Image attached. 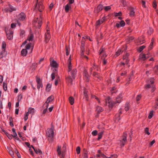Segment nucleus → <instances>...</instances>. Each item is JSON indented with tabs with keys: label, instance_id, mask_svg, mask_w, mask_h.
Returning a JSON list of instances; mask_svg holds the SVG:
<instances>
[{
	"label": "nucleus",
	"instance_id": "nucleus-1",
	"mask_svg": "<svg viewBox=\"0 0 158 158\" xmlns=\"http://www.w3.org/2000/svg\"><path fill=\"white\" fill-rule=\"evenodd\" d=\"M33 48L32 45H25V48L23 49L21 52V54L22 56H25L28 53H31L33 50Z\"/></svg>",
	"mask_w": 158,
	"mask_h": 158
},
{
	"label": "nucleus",
	"instance_id": "nucleus-2",
	"mask_svg": "<svg viewBox=\"0 0 158 158\" xmlns=\"http://www.w3.org/2000/svg\"><path fill=\"white\" fill-rule=\"evenodd\" d=\"M33 35L32 34H31L29 35L26 40L22 44V45H24L25 44L27 45H32V48H34V44L33 43Z\"/></svg>",
	"mask_w": 158,
	"mask_h": 158
},
{
	"label": "nucleus",
	"instance_id": "nucleus-3",
	"mask_svg": "<svg viewBox=\"0 0 158 158\" xmlns=\"http://www.w3.org/2000/svg\"><path fill=\"white\" fill-rule=\"evenodd\" d=\"M42 21V17L40 16L39 18H36L34 19L33 22V24L36 27L39 28L41 25Z\"/></svg>",
	"mask_w": 158,
	"mask_h": 158
},
{
	"label": "nucleus",
	"instance_id": "nucleus-4",
	"mask_svg": "<svg viewBox=\"0 0 158 158\" xmlns=\"http://www.w3.org/2000/svg\"><path fill=\"white\" fill-rule=\"evenodd\" d=\"M53 130L52 128H49L47 130L46 132V135L48 138L49 140L50 141H52L53 137L54 135Z\"/></svg>",
	"mask_w": 158,
	"mask_h": 158
},
{
	"label": "nucleus",
	"instance_id": "nucleus-5",
	"mask_svg": "<svg viewBox=\"0 0 158 158\" xmlns=\"http://www.w3.org/2000/svg\"><path fill=\"white\" fill-rule=\"evenodd\" d=\"M36 4L35 6V9L40 12L42 11L44 9L43 4L41 2H39L38 0H35Z\"/></svg>",
	"mask_w": 158,
	"mask_h": 158
},
{
	"label": "nucleus",
	"instance_id": "nucleus-6",
	"mask_svg": "<svg viewBox=\"0 0 158 158\" xmlns=\"http://www.w3.org/2000/svg\"><path fill=\"white\" fill-rule=\"evenodd\" d=\"M149 83H150L151 85L149 84H147L145 86V88L146 89H148L149 88H151V91L153 92L155 89V85L153 84L154 83V80L153 79H151L148 81Z\"/></svg>",
	"mask_w": 158,
	"mask_h": 158
},
{
	"label": "nucleus",
	"instance_id": "nucleus-7",
	"mask_svg": "<svg viewBox=\"0 0 158 158\" xmlns=\"http://www.w3.org/2000/svg\"><path fill=\"white\" fill-rule=\"evenodd\" d=\"M66 151V147L64 146L61 148V147L58 146L57 148V152L59 155H62L63 156L65 154Z\"/></svg>",
	"mask_w": 158,
	"mask_h": 158
},
{
	"label": "nucleus",
	"instance_id": "nucleus-8",
	"mask_svg": "<svg viewBox=\"0 0 158 158\" xmlns=\"http://www.w3.org/2000/svg\"><path fill=\"white\" fill-rule=\"evenodd\" d=\"M150 56L149 54H141L139 56V60L140 61H144L147 59Z\"/></svg>",
	"mask_w": 158,
	"mask_h": 158
},
{
	"label": "nucleus",
	"instance_id": "nucleus-9",
	"mask_svg": "<svg viewBox=\"0 0 158 158\" xmlns=\"http://www.w3.org/2000/svg\"><path fill=\"white\" fill-rule=\"evenodd\" d=\"M36 81L37 83V88L39 89L40 88H42L43 86L42 80L40 79V77H36Z\"/></svg>",
	"mask_w": 158,
	"mask_h": 158
},
{
	"label": "nucleus",
	"instance_id": "nucleus-10",
	"mask_svg": "<svg viewBox=\"0 0 158 158\" xmlns=\"http://www.w3.org/2000/svg\"><path fill=\"white\" fill-rule=\"evenodd\" d=\"M95 157L96 158H112L111 156L107 157L104 154L101 152V151L100 150H98V154H96Z\"/></svg>",
	"mask_w": 158,
	"mask_h": 158
},
{
	"label": "nucleus",
	"instance_id": "nucleus-11",
	"mask_svg": "<svg viewBox=\"0 0 158 158\" xmlns=\"http://www.w3.org/2000/svg\"><path fill=\"white\" fill-rule=\"evenodd\" d=\"M54 99V97L53 96H51L47 99V101L44 104V105L46 106L47 108H48L49 106L48 104L52 102Z\"/></svg>",
	"mask_w": 158,
	"mask_h": 158
},
{
	"label": "nucleus",
	"instance_id": "nucleus-12",
	"mask_svg": "<svg viewBox=\"0 0 158 158\" xmlns=\"http://www.w3.org/2000/svg\"><path fill=\"white\" fill-rule=\"evenodd\" d=\"M6 31L7 38L9 40H12L13 37V31Z\"/></svg>",
	"mask_w": 158,
	"mask_h": 158
},
{
	"label": "nucleus",
	"instance_id": "nucleus-13",
	"mask_svg": "<svg viewBox=\"0 0 158 158\" xmlns=\"http://www.w3.org/2000/svg\"><path fill=\"white\" fill-rule=\"evenodd\" d=\"M106 103H108V106L110 107H112L115 104L111 100V99L109 97H108L106 101Z\"/></svg>",
	"mask_w": 158,
	"mask_h": 158
},
{
	"label": "nucleus",
	"instance_id": "nucleus-14",
	"mask_svg": "<svg viewBox=\"0 0 158 158\" xmlns=\"http://www.w3.org/2000/svg\"><path fill=\"white\" fill-rule=\"evenodd\" d=\"M18 18L19 21H23L26 19V15L24 13H21L18 15Z\"/></svg>",
	"mask_w": 158,
	"mask_h": 158
},
{
	"label": "nucleus",
	"instance_id": "nucleus-15",
	"mask_svg": "<svg viewBox=\"0 0 158 158\" xmlns=\"http://www.w3.org/2000/svg\"><path fill=\"white\" fill-rule=\"evenodd\" d=\"M127 141V137L124 136L123 137L122 140H120L118 144L121 146H123L125 145Z\"/></svg>",
	"mask_w": 158,
	"mask_h": 158
},
{
	"label": "nucleus",
	"instance_id": "nucleus-16",
	"mask_svg": "<svg viewBox=\"0 0 158 158\" xmlns=\"http://www.w3.org/2000/svg\"><path fill=\"white\" fill-rule=\"evenodd\" d=\"M84 46L83 45H82L81 47V57L83 59H85L86 60H88V57L85 56L84 55Z\"/></svg>",
	"mask_w": 158,
	"mask_h": 158
},
{
	"label": "nucleus",
	"instance_id": "nucleus-17",
	"mask_svg": "<svg viewBox=\"0 0 158 158\" xmlns=\"http://www.w3.org/2000/svg\"><path fill=\"white\" fill-rule=\"evenodd\" d=\"M51 36L50 34L49 31L48 30H47V31L45 34V40L46 43H47L49 41Z\"/></svg>",
	"mask_w": 158,
	"mask_h": 158
},
{
	"label": "nucleus",
	"instance_id": "nucleus-18",
	"mask_svg": "<svg viewBox=\"0 0 158 158\" xmlns=\"http://www.w3.org/2000/svg\"><path fill=\"white\" fill-rule=\"evenodd\" d=\"M71 56L70 55L69 57V58L68 60V71L70 72L72 70V66L71 64Z\"/></svg>",
	"mask_w": 158,
	"mask_h": 158
},
{
	"label": "nucleus",
	"instance_id": "nucleus-19",
	"mask_svg": "<svg viewBox=\"0 0 158 158\" xmlns=\"http://www.w3.org/2000/svg\"><path fill=\"white\" fill-rule=\"evenodd\" d=\"M50 65L51 67L56 68L58 66V64L54 60H50Z\"/></svg>",
	"mask_w": 158,
	"mask_h": 158
},
{
	"label": "nucleus",
	"instance_id": "nucleus-20",
	"mask_svg": "<svg viewBox=\"0 0 158 158\" xmlns=\"http://www.w3.org/2000/svg\"><path fill=\"white\" fill-rule=\"evenodd\" d=\"M15 9L13 7L11 6H9L7 7H6L4 9V11L6 12H12V11L14 10Z\"/></svg>",
	"mask_w": 158,
	"mask_h": 158
},
{
	"label": "nucleus",
	"instance_id": "nucleus-21",
	"mask_svg": "<svg viewBox=\"0 0 158 158\" xmlns=\"http://www.w3.org/2000/svg\"><path fill=\"white\" fill-rule=\"evenodd\" d=\"M105 21V18H102V19L98 20L96 23V27H98L102 23Z\"/></svg>",
	"mask_w": 158,
	"mask_h": 158
},
{
	"label": "nucleus",
	"instance_id": "nucleus-22",
	"mask_svg": "<svg viewBox=\"0 0 158 158\" xmlns=\"http://www.w3.org/2000/svg\"><path fill=\"white\" fill-rule=\"evenodd\" d=\"M71 9V5L69 4H67L66 5L64 8L66 12H68Z\"/></svg>",
	"mask_w": 158,
	"mask_h": 158
},
{
	"label": "nucleus",
	"instance_id": "nucleus-23",
	"mask_svg": "<svg viewBox=\"0 0 158 158\" xmlns=\"http://www.w3.org/2000/svg\"><path fill=\"white\" fill-rule=\"evenodd\" d=\"M122 98V94H119V95L116 98V103H119L121 101Z\"/></svg>",
	"mask_w": 158,
	"mask_h": 158
},
{
	"label": "nucleus",
	"instance_id": "nucleus-24",
	"mask_svg": "<svg viewBox=\"0 0 158 158\" xmlns=\"http://www.w3.org/2000/svg\"><path fill=\"white\" fill-rule=\"evenodd\" d=\"M31 146L34 149L35 152L36 154H38L39 155H41L42 154V152L39 149H35L32 145H31Z\"/></svg>",
	"mask_w": 158,
	"mask_h": 158
},
{
	"label": "nucleus",
	"instance_id": "nucleus-25",
	"mask_svg": "<svg viewBox=\"0 0 158 158\" xmlns=\"http://www.w3.org/2000/svg\"><path fill=\"white\" fill-rule=\"evenodd\" d=\"M6 53L5 51L2 50V51L0 53V59L3 58V57L6 56Z\"/></svg>",
	"mask_w": 158,
	"mask_h": 158
},
{
	"label": "nucleus",
	"instance_id": "nucleus-26",
	"mask_svg": "<svg viewBox=\"0 0 158 158\" xmlns=\"http://www.w3.org/2000/svg\"><path fill=\"white\" fill-rule=\"evenodd\" d=\"M28 112L29 114H30L33 115L35 112V110L34 108L30 107L28 109Z\"/></svg>",
	"mask_w": 158,
	"mask_h": 158
},
{
	"label": "nucleus",
	"instance_id": "nucleus-27",
	"mask_svg": "<svg viewBox=\"0 0 158 158\" xmlns=\"http://www.w3.org/2000/svg\"><path fill=\"white\" fill-rule=\"evenodd\" d=\"M98 68L97 66L95 64H94L93 66L90 69V71L91 72H93V71L94 70L95 71L98 70Z\"/></svg>",
	"mask_w": 158,
	"mask_h": 158
},
{
	"label": "nucleus",
	"instance_id": "nucleus-28",
	"mask_svg": "<svg viewBox=\"0 0 158 158\" xmlns=\"http://www.w3.org/2000/svg\"><path fill=\"white\" fill-rule=\"evenodd\" d=\"M67 81L70 83L71 84H72V82L73 81V79L70 76H69L67 78H66Z\"/></svg>",
	"mask_w": 158,
	"mask_h": 158
},
{
	"label": "nucleus",
	"instance_id": "nucleus-29",
	"mask_svg": "<svg viewBox=\"0 0 158 158\" xmlns=\"http://www.w3.org/2000/svg\"><path fill=\"white\" fill-rule=\"evenodd\" d=\"M69 101L70 104L73 105L74 102V99L73 97H70L69 98Z\"/></svg>",
	"mask_w": 158,
	"mask_h": 158
},
{
	"label": "nucleus",
	"instance_id": "nucleus-30",
	"mask_svg": "<svg viewBox=\"0 0 158 158\" xmlns=\"http://www.w3.org/2000/svg\"><path fill=\"white\" fill-rule=\"evenodd\" d=\"M52 87V85L50 84H47L46 90L47 91L49 92L50 90Z\"/></svg>",
	"mask_w": 158,
	"mask_h": 158
},
{
	"label": "nucleus",
	"instance_id": "nucleus-31",
	"mask_svg": "<svg viewBox=\"0 0 158 158\" xmlns=\"http://www.w3.org/2000/svg\"><path fill=\"white\" fill-rule=\"evenodd\" d=\"M102 9L103 7L102 5H100L98 6L96 10H97V12H99L102 10Z\"/></svg>",
	"mask_w": 158,
	"mask_h": 158
},
{
	"label": "nucleus",
	"instance_id": "nucleus-32",
	"mask_svg": "<svg viewBox=\"0 0 158 158\" xmlns=\"http://www.w3.org/2000/svg\"><path fill=\"white\" fill-rule=\"evenodd\" d=\"M153 43L154 40H152V42L150 44L148 47V49L149 50H151L153 46Z\"/></svg>",
	"mask_w": 158,
	"mask_h": 158
},
{
	"label": "nucleus",
	"instance_id": "nucleus-33",
	"mask_svg": "<svg viewBox=\"0 0 158 158\" xmlns=\"http://www.w3.org/2000/svg\"><path fill=\"white\" fill-rule=\"evenodd\" d=\"M122 52V51L121 49H119L118 51L116 52L115 55L116 56H118Z\"/></svg>",
	"mask_w": 158,
	"mask_h": 158
},
{
	"label": "nucleus",
	"instance_id": "nucleus-34",
	"mask_svg": "<svg viewBox=\"0 0 158 158\" xmlns=\"http://www.w3.org/2000/svg\"><path fill=\"white\" fill-rule=\"evenodd\" d=\"M60 80L59 77H56L55 82V85H58L59 82H60Z\"/></svg>",
	"mask_w": 158,
	"mask_h": 158
},
{
	"label": "nucleus",
	"instance_id": "nucleus-35",
	"mask_svg": "<svg viewBox=\"0 0 158 158\" xmlns=\"http://www.w3.org/2000/svg\"><path fill=\"white\" fill-rule=\"evenodd\" d=\"M123 60H124L125 59L126 60H125V63L123 62V63H121V64H122L124 65L125 63L127 64L128 63L129 61V60H128V59H127L126 58V56H124L123 57Z\"/></svg>",
	"mask_w": 158,
	"mask_h": 158
},
{
	"label": "nucleus",
	"instance_id": "nucleus-36",
	"mask_svg": "<svg viewBox=\"0 0 158 158\" xmlns=\"http://www.w3.org/2000/svg\"><path fill=\"white\" fill-rule=\"evenodd\" d=\"M96 110L98 112L100 113L102 112L103 110L101 107L98 106L97 107Z\"/></svg>",
	"mask_w": 158,
	"mask_h": 158
},
{
	"label": "nucleus",
	"instance_id": "nucleus-37",
	"mask_svg": "<svg viewBox=\"0 0 158 158\" xmlns=\"http://www.w3.org/2000/svg\"><path fill=\"white\" fill-rule=\"evenodd\" d=\"M3 89L5 91H6L7 90V84L6 83H5L4 82L3 83Z\"/></svg>",
	"mask_w": 158,
	"mask_h": 158
},
{
	"label": "nucleus",
	"instance_id": "nucleus-38",
	"mask_svg": "<svg viewBox=\"0 0 158 158\" xmlns=\"http://www.w3.org/2000/svg\"><path fill=\"white\" fill-rule=\"evenodd\" d=\"M6 45L5 42H3L2 43V50L5 51V48H6Z\"/></svg>",
	"mask_w": 158,
	"mask_h": 158
},
{
	"label": "nucleus",
	"instance_id": "nucleus-39",
	"mask_svg": "<svg viewBox=\"0 0 158 158\" xmlns=\"http://www.w3.org/2000/svg\"><path fill=\"white\" fill-rule=\"evenodd\" d=\"M120 27H123L125 25V23L123 20L121 21L119 23Z\"/></svg>",
	"mask_w": 158,
	"mask_h": 158
},
{
	"label": "nucleus",
	"instance_id": "nucleus-40",
	"mask_svg": "<svg viewBox=\"0 0 158 158\" xmlns=\"http://www.w3.org/2000/svg\"><path fill=\"white\" fill-rule=\"evenodd\" d=\"M76 72L77 70L76 69H73L72 70V72H71V74L72 75V77H73V76L76 74Z\"/></svg>",
	"mask_w": 158,
	"mask_h": 158
},
{
	"label": "nucleus",
	"instance_id": "nucleus-41",
	"mask_svg": "<svg viewBox=\"0 0 158 158\" xmlns=\"http://www.w3.org/2000/svg\"><path fill=\"white\" fill-rule=\"evenodd\" d=\"M103 134V132L102 131L98 133V140H99L102 138Z\"/></svg>",
	"mask_w": 158,
	"mask_h": 158
},
{
	"label": "nucleus",
	"instance_id": "nucleus-42",
	"mask_svg": "<svg viewBox=\"0 0 158 158\" xmlns=\"http://www.w3.org/2000/svg\"><path fill=\"white\" fill-rule=\"evenodd\" d=\"M104 9L105 11H107L110 10L111 7L110 6H105L104 7Z\"/></svg>",
	"mask_w": 158,
	"mask_h": 158
},
{
	"label": "nucleus",
	"instance_id": "nucleus-43",
	"mask_svg": "<svg viewBox=\"0 0 158 158\" xmlns=\"http://www.w3.org/2000/svg\"><path fill=\"white\" fill-rule=\"evenodd\" d=\"M153 31V30L152 28H149L148 31V34L149 35H150Z\"/></svg>",
	"mask_w": 158,
	"mask_h": 158
},
{
	"label": "nucleus",
	"instance_id": "nucleus-44",
	"mask_svg": "<svg viewBox=\"0 0 158 158\" xmlns=\"http://www.w3.org/2000/svg\"><path fill=\"white\" fill-rule=\"evenodd\" d=\"M145 48V46H142L141 47H140L139 49L138 50V51L140 52H141L143 49H144Z\"/></svg>",
	"mask_w": 158,
	"mask_h": 158
},
{
	"label": "nucleus",
	"instance_id": "nucleus-45",
	"mask_svg": "<svg viewBox=\"0 0 158 158\" xmlns=\"http://www.w3.org/2000/svg\"><path fill=\"white\" fill-rule=\"evenodd\" d=\"M153 112L152 111H150V112L149 114V116L148 117V118L149 119H151L153 116Z\"/></svg>",
	"mask_w": 158,
	"mask_h": 158
},
{
	"label": "nucleus",
	"instance_id": "nucleus-46",
	"mask_svg": "<svg viewBox=\"0 0 158 158\" xmlns=\"http://www.w3.org/2000/svg\"><path fill=\"white\" fill-rule=\"evenodd\" d=\"M154 71L155 73H156L157 74H158V66H156L154 69Z\"/></svg>",
	"mask_w": 158,
	"mask_h": 158
},
{
	"label": "nucleus",
	"instance_id": "nucleus-47",
	"mask_svg": "<svg viewBox=\"0 0 158 158\" xmlns=\"http://www.w3.org/2000/svg\"><path fill=\"white\" fill-rule=\"evenodd\" d=\"M29 115L28 112H27L24 116V120L26 121L28 119V116Z\"/></svg>",
	"mask_w": 158,
	"mask_h": 158
},
{
	"label": "nucleus",
	"instance_id": "nucleus-48",
	"mask_svg": "<svg viewBox=\"0 0 158 158\" xmlns=\"http://www.w3.org/2000/svg\"><path fill=\"white\" fill-rule=\"evenodd\" d=\"M135 15V12L133 10H131L130 12V15L131 16L133 17Z\"/></svg>",
	"mask_w": 158,
	"mask_h": 158
},
{
	"label": "nucleus",
	"instance_id": "nucleus-49",
	"mask_svg": "<svg viewBox=\"0 0 158 158\" xmlns=\"http://www.w3.org/2000/svg\"><path fill=\"white\" fill-rule=\"evenodd\" d=\"M145 132L148 135L150 134V133L149 132V129L148 127H146L145 129Z\"/></svg>",
	"mask_w": 158,
	"mask_h": 158
},
{
	"label": "nucleus",
	"instance_id": "nucleus-50",
	"mask_svg": "<svg viewBox=\"0 0 158 158\" xmlns=\"http://www.w3.org/2000/svg\"><path fill=\"white\" fill-rule=\"evenodd\" d=\"M76 151L77 154H79L80 152V148L79 147L77 148Z\"/></svg>",
	"mask_w": 158,
	"mask_h": 158
},
{
	"label": "nucleus",
	"instance_id": "nucleus-51",
	"mask_svg": "<svg viewBox=\"0 0 158 158\" xmlns=\"http://www.w3.org/2000/svg\"><path fill=\"white\" fill-rule=\"evenodd\" d=\"M84 95L85 97L86 98V99L87 100H88V98H87V92L85 91V89H84Z\"/></svg>",
	"mask_w": 158,
	"mask_h": 158
},
{
	"label": "nucleus",
	"instance_id": "nucleus-52",
	"mask_svg": "<svg viewBox=\"0 0 158 158\" xmlns=\"http://www.w3.org/2000/svg\"><path fill=\"white\" fill-rule=\"evenodd\" d=\"M92 134L94 136L96 135L97 134V131L96 130H94L92 132Z\"/></svg>",
	"mask_w": 158,
	"mask_h": 158
},
{
	"label": "nucleus",
	"instance_id": "nucleus-53",
	"mask_svg": "<svg viewBox=\"0 0 158 158\" xmlns=\"http://www.w3.org/2000/svg\"><path fill=\"white\" fill-rule=\"evenodd\" d=\"M66 55L67 56H68L69 55V48H68L66 47Z\"/></svg>",
	"mask_w": 158,
	"mask_h": 158
},
{
	"label": "nucleus",
	"instance_id": "nucleus-54",
	"mask_svg": "<svg viewBox=\"0 0 158 158\" xmlns=\"http://www.w3.org/2000/svg\"><path fill=\"white\" fill-rule=\"evenodd\" d=\"M153 7L156 8L157 6V4L156 1H154L153 2Z\"/></svg>",
	"mask_w": 158,
	"mask_h": 158
},
{
	"label": "nucleus",
	"instance_id": "nucleus-55",
	"mask_svg": "<svg viewBox=\"0 0 158 158\" xmlns=\"http://www.w3.org/2000/svg\"><path fill=\"white\" fill-rule=\"evenodd\" d=\"M142 6H143L144 7V8H146V3H145V2L143 1V0H142Z\"/></svg>",
	"mask_w": 158,
	"mask_h": 158
},
{
	"label": "nucleus",
	"instance_id": "nucleus-56",
	"mask_svg": "<svg viewBox=\"0 0 158 158\" xmlns=\"http://www.w3.org/2000/svg\"><path fill=\"white\" fill-rule=\"evenodd\" d=\"M129 106L127 104V105H126L125 108V110L126 111H127L129 110Z\"/></svg>",
	"mask_w": 158,
	"mask_h": 158
},
{
	"label": "nucleus",
	"instance_id": "nucleus-57",
	"mask_svg": "<svg viewBox=\"0 0 158 158\" xmlns=\"http://www.w3.org/2000/svg\"><path fill=\"white\" fill-rule=\"evenodd\" d=\"M141 96L140 95H138L136 98V100L137 101H139L141 99Z\"/></svg>",
	"mask_w": 158,
	"mask_h": 158
},
{
	"label": "nucleus",
	"instance_id": "nucleus-58",
	"mask_svg": "<svg viewBox=\"0 0 158 158\" xmlns=\"http://www.w3.org/2000/svg\"><path fill=\"white\" fill-rule=\"evenodd\" d=\"M53 6V3H51L49 6V8L50 10H51Z\"/></svg>",
	"mask_w": 158,
	"mask_h": 158
},
{
	"label": "nucleus",
	"instance_id": "nucleus-59",
	"mask_svg": "<svg viewBox=\"0 0 158 158\" xmlns=\"http://www.w3.org/2000/svg\"><path fill=\"white\" fill-rule=\"evenodd\" d=\"M122 15V13L121 12H119L118 13H116L115 14V15L116 16H120Z\"/></svg>",
	"mask_w": 158,
	"mask_h": 158
},
{
	"label": "nucleus",
	"instance_id": "nucleus-60",
	"mask_svg": "<svg viewBox=\"0 0 158 158\" xmlns=\"http://www.w3.org/2000/svg\"><path fill=\"white\" fill-rule=\"evenodd\" d=\"M3 81V77L2 76L0 75V83H2Z\"/></svg>",
	"mask_w": 158,
	"mask_h": 158
},
{
	"label": "nucleus",
	"instance_id": "nucleus-61",
	"mask_svg": "<svg viewBox=\"0 0 158 158\" xmlns=\"http://www.w3.org/2000/svg\"><path fill=\"white\" fill-rule=\"evenodd\" d=\"M69 3L68 4H69L71 5L74 2V0H69Z\"/></svg>",
	"mask_w": 158,
	"mask_h": 158
},
{
	"label": "nucleus",
	"instance_id": "nucleus-62",
	"mask_svg": "<svg viewBox=\"0 0 158 158\" xmlns=\"http://www.w3.org/2000/svg\"><path fill=\"white\" fill-rule=\"evenodd\" d=\"M9 153L12 156H13L14 155V153L11 150H9Z\"/></svg>",
	"mask_w": 158,
	"mask_h": 158
},
{
	"label": "nucleus",
	"instance_id": "nucleus-63",
	"mask_svg": "<svg viewBox=\"0 0 158 158\" xmlns=\"http://www.w3.org/2000/svg\"><path fill=\"white\" fill-rule=\"evenodd\" d=\"M93 75L96 77H97L98 78H99V76L98 74L94 72L93 74Z\"/></svg>",
	"mask_w": 158,
	"mask_h": 158
},
{
	"label": "nucleus",
	"instance_id": "nucleus-64",
	"mask_svg": "<svg viewBox=\"0 0 158 158\" xmlns=\"http://www.w3.org/2000/svg\"><path fill=\"white\" fill-rule=\"evenodd\" d=\"M122 3H123V6H125L126 5V3L125 1L123 0L122 1Z\"/></svg>",
	"mask_w": 158,
	"mask_h": 158
}]
</instances>
